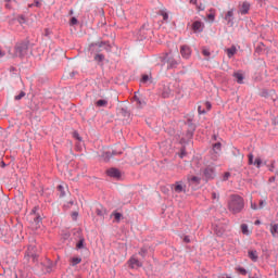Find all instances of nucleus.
Wrapping results in <instances>:
<instances>
[{"instance_id": "23", "label": "nucleus", "mask_w": 278, "mask_h": 278, "mask_svg": "<svg viewBox=\"0 0 278 278\" xmlns=\"http://www.w3.org/2000/svg\"><path fill=\"white\" fill-rule=\"evenodd\" d=\"M56 190L60 192L59 197L62 199L63 197H66V191H64V186L59 185L56 187Z\"/></svg>"}, {"instance_id": "57", "label": "nucleus", "mask_w": 278, "mask_h": 278, "mask_svg": "<svg viewBox=\"0 0 278 278\" xmlns=\"http://www.w3.org/2000/svg\"><path fill=\"white\" fill-rule=\"evenodd\" d=\"M34 5H35L36 8H40V5H42V3H40V1H38V0H35Z\"/></svg>"}, {"instance_id": "43", "label": "nucleus", "mask_w": 278, "mask_h": 278, "mask_svg": "<svg viewBox=\"0 0 278 278\" xmlns=\"http://www.w3.org/2000/svg\"><path fill=\"white\" fill-rule=\"evenodd\" d=\"M264 207H266V201L265 200H260L258 210H262Z\"/></svg>"}, {"instance_id": "9", "label": "nucleus", "mask_w": 278, "mask_h": 278, "mask_svg": "<svg viewBox=\"0 0 278 278\" xmlns=\"http://www.w3.org/2000/svg\"><path fill=\"white\" fill-rule=\"evenodd\" d=\"M192 29L194 31V34H201V31H203V23L201 21H195L192 23Z\"/></svg>"}, {"instance_id": "29", "label": "nucleus", "mask_w": 278, "mask_h": 278, "mask_svg": "<svg viewBox=\"0 0 278 278\" xmlns=\"http://www.w3.org/2000/svg\"><path fill=\"white\" fill-rule=\"evenodd\" d=\"M222 147H223V143L216 142V143L213 144V151H214L215 153H218V151H220V148H222Z\"/></svg>"}, {"instance_id": "59", "label": "nucleus", "mask_w": 278, "mask_h": 278, "mask_svg": "<svg viewBox=\"0 0 278 278\" xmlns=\"http://www.w3.org/2000/svg\"><path fill=\"white\" fill-rule=\"evenodd\" d=\"M273 125H275V126L278 125V117L273 118Z\"/></svg>"}, {"instance_id": "28", "label": "nucleus", "mask_w": 278, "mask_h": 278, "mask_svg": "<svg viewBox=\"0 0 278 278\" xmlns=\"http://www.w3.org/2000/svg\"><path fill=\"white\" fill-rule=\"evenodd\" d=\"M96 214H97V216H105L106 211H105V208L100 207V208L96 210Z\"/></svg>"}, {"instance_id": "54", "label": "nucleus", "mask_w": 278, "mask_h": 278, "mask_svg": "<svg viewBox=\"0 0 278 278\" xmlns=\"http://www.w3.org/2000/svg\"><path fill=\"white\" fill-rule=\"evenodd\" d=\"M137 103L142 106V105H147V102L140 100V99H137Z\"/></svg>"}, {"instance_id": "49", "label": "nucleus", "mask_w": 278, "mask_h": 278, "mask_svg": "<svg viewBox=\"0 0 278 278\" xmlns=\"http://www.w3.org/2000/svg\"><path fill=\"white\" fill-rule=\"evenodd\" d=\"M207 18H208V21L214 22V18H216V15H215L214 13H210V14L207 15Z\"/></svg>"}, {"instance_id": "22", "label": "nucleus", "mask_w": 278, "mask_h": 278, "mask_svg": "<svg viewBox=\"0 0 278 278\" xmlns=\"http://www.w3.org/2000/svg\"><path fill=\"white\" fill-rule=\"evenodd\" d=\"M236 51H237L236 46H232L231 48H228L227 49L228 58H233V55H236Z\"/></svg>"}, {"instance_id": "4", "label": "nucleus", "mask_w": 278, "mask_h": 278, "mask_svg": "<svg viewBox=\"0 0 278 278\" xmlns=\"http://www.w3.org/2000/svg\"><path fill=\"white\" fill-rule=\"evenodd\" d=\"M94 47H98V49H96L97 53H101V51H112V46L110 45V42L108 41H101V42H93L89 45V51H94Z\"/></svg>"}, {"instance_id": "64", "label": "nucleus", "mask_w": 278, "mask_h": 278, "mask_svg": "<svg viewBox=\"0 0 278 278\" xmlns=\"http://www.w3.org/2000/svg\"><path fill=\"white\" fill-rule=\"evenodd\" d=\"M212 199H218V197L216 195V192L212 193Z\"/></svg>"}, {"instance_id": "8", "label": "nucleus", "mask_w": 278, "mask_h": 278, "mask_svg": "<svg viewBox=\"0 0 278 278\" xmlns=\"http://www.w3.org/2000/svg\"><path fill=\"white\" fill-rule=\"evenodd\" d=\"M114 155H123V151H116V150H113L112 152L106 151L102 154V157L104 162H110L111 157H114Z\"/></svg>"}, {"instance_id": "5", "label": "nucleus", "mask_w": 278, "mask_h": 278, "mask_svg": "<svg viewBox=\"0 0 278 278\" xmlns=\"http://www.w3.org/2000/svg\"><path fill=\"white\" fill-rule=\"evenodd\" d=\"M161 62L163 64H167V68H177V61L175 58L170 56V54L166 53L163 58H161Z\"/></svg>"}, {"instance_id": "30", "label": "nucleus", "mask_w": 278, "mask_h": 278, "mask_svg": "<svg viewBox=\"0 0 278 278\" xmlns=\"http://www.w3.org/2000/svg\"><path fill=\"white\" fill-rule=\"evenodd\" d=\"M189 181L190 184H195L197 186H199V184H201V178H199L198 176H193Z\"/></svg>"}, {"instance_id": "11", "label": "nucleus", "mask_w": 278, "mask_h": 278, "mask_svg": "<svg viewBox=\"0 0 278 278\" xmlns=\"http://www.w3.org/2000/svg\"><path fill=\"white\" fill-rule=\"evenodd\" d=\"M128 264L131 268H140L142 267V263L138 261V258L131 256L128 261Z\"/></svg>"}, {"instance_id": "1", "label": "nucleus", "mask_w": 278, "mask_h": 278, "mask_svg": "<svg viewBox=\"0 0 278 278\" xmlns=\"http://www.w3.org/2000/svg\"><path fill=\"white\" fill-rule=\"evenodd\" d=\"M8 53L11 58H20L23 60V58L29 53V40L17 42L14 47V52L12 53V48H9Z\"/></svg>"}, {"instance_id": "46", "label": "nucleus", "mask_w": 278, "mask_h": 278, "mask_svg": "<svg viewBox=\"0 0 278 278\" xmlns=\"http://www.w3.org/2000/svg\"><path fill=\"white\" fill-rule=\"evenodd\" d=\"M202 54H203L205 58H210V55H212V53H211L207 49H203V50H202Z\"/></svg>"}, {"instance_id": "16", "label": "nucleus", "mask_w": 278, "mask_h": 278, "mask_svg": "<svg viewBox=\"0 0 278 278\" xmlns=\"http://www.w3.org/2000/svg\"><path fill=\"white\" fill-rule=\"evenodd\" d=\"M248 256L250 257V260H252V262H257V260H258L256 250L249 251Z\"/></svg>"}, {"instance_id": "50", "label": "nucleus", "mask_w": 278, "mask_h": 278, "mask_svg": "<svg viewBox=\"0 0 278 278\" xmlns=\"http://www.w3.org/2000/svg\"><path fill=\"white\" fill-rule=\"evenodd\" d=\"M79 216V213L78 212H73L72 213V218L73 220H77V217Z\"/></svg>"}, {"instance_id": "63", "label": "nucleus", "mask_w": 278, "mask_h": 278, "mask_svg": "<svg viewBox=\"0 0 278 278\" xmlns=\"http://www.w3.org/2000/svg\"><path fill=\"white\" fill-rule=\"evenodd\" d=\"M4 56H5V52L0 49V58H4Z\"/></svg>"}, {"instance_id": "41", "label": "nucleus", "mask_w": 278, "mask_h": 278, "mask_svg": "<svg viewBox=\"0 0 278 278\" xmlns=\"http://www.w3.org/2000/svg\"><path fill=\"white\" fill-rule=\"evenodd\" d=\"M147 81H149V75L143 74L141 77V84H147Z\"/></svg>"}, {"instance_id": "36", "label": "nucleus", "mask_w": 278, "mask_h": 278, "mask_svg": "<svg viewBox=\"0 0 278 278\" xmlns=\"http://www.w3.org/2000/svg\"><path fill=\"white\" fill-rule=\"evenodd\" d=\"M147 253H149V250L147 248H141L139 251V255H141V257H144Z\"/></svg>"}, {"instance_id": "55", "label": "nucleus", "mask_w": 278, "mask_h": 278, "mask_svg": "<svg viewBox=\"0 0 278 278\" xmlns=\"http://www.w3.org/2000/svg\"><path fill=\"white\" fill-rule=\"evenodd\" d=\"M218 278H231V276L227 275V274H222L218 276Z\"/></svg>"}, {"instance_id": "39", "label": "nucleus", "mask_w": 278, "mask_h": 278, "mask_svg": "<svg viewBox=\"0 0 278 278\" xmlns=\"http://www.w3.org/2000/svg\"><path fill=\"white\" fill-rule=\"evenodd\" d=\"M25 91H21L20 94L15 96V101H21V99H23V97H25Z\"/></svg>"}, {"instance_id": "7", "label": "nucleus", "mask_w": 278, "mask_h": 278, "mask_svg": "<svg viewBox=\"0 0 278 278\" xmlns=\"http://www.w3.org/2000/svg\"><path fill=\"white\" fill-rule=\"evenodd\" d=\"M106 175L109 177H113V179H121L122 174L121 170L116 167H111L106 170Z\"/></svg>"}, {"instance_id": "32", "label": "nucleus", "mask_w": 278, "mask_h": 278, "mask_svg": "<svg viewBox=\"0 0 278 278\" xmlns=\"http://www.w3.org/2000/svg\"><path fill=\"white\" fill-rule=\"evenodd\" d=\"M103 60H105V55L98 53L94 55V61L96 62H103Z\"/></svg>"}, {"instance_id": "31", "label": "nucleus", "mask_w": 278, "mask_h": 278, "mask_svg": "<svg viewBox=\"0 0 278 278\" xmlns=\"http://www.w3.org/2000/svg\"><path fill=\"white\" fill-rule=\"evenodd\" d=\"M241 231L244 236H249V226L247 224H242Z\"/></svg>"}, {"instance_id": "25", "label": "nucleus", "mask_w": 278, "mask_h": 278, "mask_svg": "<svg viewBox=\"0 0 278 278\" xmlns=\"http://www.w3.org/2000/svg\"><path fill=\"white\" fill-rule=\"evenodd\" d=\"M25 257H31L33 262L38 261V254H35L34 252H27Z\"/></svg>"}, {"instance_id": "2", "label": "nucleus", "mask_w": 278, "mask_h": 278, "mask_svg": "<svg viewBox=\"0 0 278 278\" xmlns=\"http://www.w3.org/2000/svg\"><path fill=\"white\" fill-rule=\"evenodd\" d=\"M228 208L231 214H240L244 210V199L238 194H232L228 202Z\"/></svg>"}, {"instance_id": "60", "label": "nucleus", "mask_w": 278, "mask_h": 278, "mask_svg": "<svg viewBox=\"0 0 278 278\" xmlns=\"http://www.w3.org/2000/svg\"><path fill=\"white\" fill-rule=\"evenodd\" d=\"M76 75H77V72H72V73H70L71 79H73V77H75Z\"/></svg>"}, {"instance_id": "14", "label": "nucleus", "mask_w": 278, "mask_h": 278, "mask_svg": "<svg viewBox=\"0 0 278 278\" xmlns=\"http://www.w3.org/2000/svg\"><path fill=\"white\" fill-rule=\"evenodd\" d=\"M249 10H251V3L249 2H243L240 9L241 14H249Z\"/></svg>"}, {"instance_id": "20", "label": "nucleus", "mask_w": 278, "mask_h": 278, "mask_svg": "<svg viewBox=\"0 0 278 278\" xmlns=\"http://www.w3.org/2000/svg\"><path fill=\"white\" fill-rule=\"evenodd\" d=\"M85 244H86V239L84 237H79V240L76 243L77 251L84 249Z\"/></svg>"}, {"instance_id": "27", "label": "nucleus", "mask_w": 278, "mask_h": 278, "mask_svg": "<svg viewBox=\"0 0 278 278\" xmlns=\"http://www.w3.org/2000/svg\"><path fill=\"white\" fill-rule=\"evenodd\" d=\"M112 216H114L116 223H121V219L123 218V215L118 212H114Z\"/></svg>"}, {"instance_id": "13", "label": "nucleus", "mask_w": 278, "mask_h": 278, "mask_svg": "<svg viewBox=\"0 0 278 278\" xmlns=\"http://www.w3.org/2000/svg\"><path fill=\"white\" fill-rule=\"evenodd\" d=\"M174 190H175V192H177L178 194L181 193V192H186V189L184 188V182H182V181H177V182L174 185Z\"/></svg>"}, {"instance_id": "51", "label": "nucleus", "mask_w": 278, "mask_h": 278, "mask_svg": "<svg viewBox=\"0 0 278 278\" xmlns=\"http://www.w3.org/2000/svg\"><path fill=\"white\" fill-rule=\"evenodd\" d=\"M197 9L199 10V12H203V10H205V7H203V3H200L199 5L197 4Z\"/></svg>"}, {"instance_id": "18", "label": "nucleus", "mask_w": 278, "mask_h": 278, "mask_svg": "<svg viewBox=\"0 0 278 278\" xmlns=\"http://www.w3.org/2000/svg\"><path fill=\"white\" fill-rule=\"evenodd\" d=\"M172 94L170 88L169 87H164L162 91V98L163 99H169Z\"/></svg>"}, {"instance_id": "3", "label": "nucleus", "mask_w": 278, "mask_h": 278, "mask_svg": "<svg viewBox=\"0 0 278 278\" xmlns=\"http://www.w3.org/2000/svg\"><path fill=\"white\" fill-rule=\"evenodd\" d=\"M187 131L185 136L180 139V144H190L192 142V138H194V131H197V125L192 123V119L187 121Z\"/></svg>"}, {"instance_id": "6", "label": "nucleus", "mask_w": 278, "mask_h": 278, "mask_svg": "<svg viewBox=\"0 0 278 278\" xmlns=\"http://www.w3.org/2000/svg\"><path fill=\"white\" fill-rule=\"evenodd\" d=\"M203 175L206 179V181H210V179H214L216 177V169L214 167H206L203 170Z\"/></svg>"}, {"instance_id": "58", "label": "nucleus", "mask_w": 278, "mask_h": 278, "mask_svg": "<svg viewBox=\"0 0 278 278\" xmlns=\"http://www.w3.org/2000/svg\"><path fill=\"white\" fill-rule=\"evenodd\" d=\"M184 242H186L187 244L190 243V237L186 236V237L184 238Z\"/></svg>"}, {"instance_id": "45", "label": "nucleus", "mask_w": 278, "mask_h": 278, "mask_svg": "<svg viewBox=\"0 0 278 278\" xmlns=\"http://www.w3.org/2000/svg\"><path fill=\"white\" fill-rule=\"evenodd\" d=\"M73 137L78 140V142H81V137L79 136V132L74 131Z\"/></svg>"}, {"instance_id": "24", "label": "nucleus", "mask_w": 278, "mask_h": 278, "mask_svg": "<svg viewBox=\"0 0 278 278\" xmlns=\"http://www.w3.org/2000/svg\"><path fill=\"white\" fill-rule=\"evenodd\" d=\"M119 114L121 116H124V118H129V111L125 108L119 109Z\"/></svg>"}, {"instance_id": "12", "label": "nucleus", "mask_w": 278, "mask_h": 278, "mask_svg": "<svg viewBox=\"0 0 278 278\" xmlns=\"http://www.w3.org/2000/svg\"><path fill=\"white\" fill-rule=\"evenodd\" d=\"M180 53H181V55H182V58H185L186 60H188V58H190V55H191V51H190V47H188V46H182L181 48H180Z\"/></svg>"}, {"instance_id": "34", "label": "nucleus", "mask_w": 278, "mask_h": 278, "mask_svg": "<svg viewBox=\"0 0 278 278\" xmlns=\"http://www.w3.org/2000/svg\"><path fill=\"white\" fill-rule=\"evenodd\" d=\"M77 264H81V257L72 258V266H77Z\"/></svg>"}, {"instance_id": "61", "label": "nucleus", "mask_w": 278, "mask_h": 278, "mask_svg": "<svg viewBox=\"0 0 278 278\" xmlns=\"http://www.w3.org/2000/svg\"><path fill=\"white\" fill-rule=\"evenodd\" d=\"M0 166H1V168H5V166H7L5 162H4V161H1V162H0Z\"/></svg>"}, {"instance_id": "48", "label": "nucleus", "mask_w": 278, "mask_h": 278, "mask_svg": "<svg viewBox=\"0 0 278 278\" xmlns=\"http://www.w3.org/2000/svg\"><path fill=\"white\" fill-rule=\"evenodd\" d=\"M261 97H264L265 99H267V97H268V90L263 89L262 92H261Z\"/></svg>"}, {"instance_id": "47", "label": "nucleus", "mask_w": 278, "mask_h": 278, "mask_svg": "<svg viewBox=\"0 0 278 278\" xmlns=\"http://www.w3.org/2000/svg\"><path fill=\"white\" fill-rule=\"evenodd\" d=\"M17 21H18V23H20L21 25H23V23H25V15H20V16L17 17Z\"/></svg>"}, {"instance_id": "38", "label": "nucleus", "mask_w": 278, "mask_h": 278, "mask_svg": "<svg viewBox=\"0 0 278 278\" xmlns=\"http://www.w3.org/2000/svg\"><path fill=\"white\" fill-rule=\"evenodd\" d=\"M236 270L239 275H247V269H244V267H236Z\"/></svg>"}, {"instance_id": "15", "label": "nucleus", "mask_w": 278, "mask_h": 278, "mask_svg": "<svg viewBox=\"0 0 278 278\" xmlns=\"http://www.w3.org/2000/svg\"><path fill=\"white\" fill-rule=\"evenodd\" d=\"M225 21H227L228 25H233V10L226 13Z\"/></svg>"}, {"instance_id": "37", "label": "nucleus", "mask_w": 278, "mask_h": 278, "mask_svg": "<svg viewBox=\"0 0 278 278\" xmlns=\"http://www.w3.org/2000/svg\"><path fill=\"white\" fill-rule=\"evenodd\" d=\"M248 157H249L248 160L249 166H253L255 164V162L253 161V153H250Z\"/></svg>"}, {"instance_id": "42", "label": "nucleus", "mask_w": 278, "mask_h": 278, "mask_svg": "<svg viewBox=\"0 0 278 278\" xmlns=\"http://www.w3.org/2000/svg\"><path fill=\"white\" fill-rule=\"evenodd\" d=\"M262 51H264V45L261 42V43L256 47V53H262Z\"/></svg>"}, {"instance_id": "56", "label": "nucleus", "mask_w": 278, "mask_h": 278, "mask_svg": "<svg viewBox=\"0 0 278 278\" xmlns=\"http://www.w3.org/2000/svg\"><path fill=\"white\" fill-rule=\"evenodd\" d=\"M198 112H199V114H206V111L202 110L201 106L198 108Z\"/></svg>"}, {"instance_id": "21", "label": "nucleus", "mask_w": 278, "mask_h": 278, "mask_svg": "<svg viewBox=\"0 0 278 278\" xmlns=\"http://www.w3.org/2000/svg\"><path fill=\"white\" fill-rule=\"evenodd\" d=\"M214 231L219 238L225 233V229L218 225L215 226Z\"/></svg>"}, {"instance_id": "35", "label": "nucleus", "mask_w": 278, "mask_h": 278, "mask_svg": "<svg viewBox=\"0 0 278 278\" xmlns=\"http://www.w3.org/2000/svg\"><path fill=\"white\" fill-rule=\"evenodd\" d=\"M253 166H256V168H262V159L256 157Z\"/></svg>"}, {"instance_id": "26", "label": "nucleus", "mask_w": 278, "mask_h": 278, "mask_svg": "<svg viewBox=\"0 0 278 278\" xmlns=\"http://www.w3.org/2000/svg\"><path fill=\"white\" fill-rule=\"evenodd\" d=\"M96 105H97L98 108H105V105H108V100H103V99L98 100V101L96 102Z\"/></svg>"}, {"instance_id": "40", "label": "nucleus", "mask_w": 278, "mask_h": 278, "mask_svg": "<svg viewBox=\"0 0 278 278\" xmlns=\"http://www.w3.org/2000/svg\"><path fill=\"white\" fill-rule=\"evenodd\" d=\"M79 23V21L77 20V17H72L70 20V25L73 26V25H77Z\"/></svg>"}, {"instance_id": "10", "label": "nucleus", "mask_w": 278, "mask_h": 278, "mask_svg": "<svg viewBox=\"0 0 278 278\" xmlns=\"http://www.w3.org/2000/svg\"><path fill=\"white\" fill-rule=\"evenodd\" d=\"M41 225H42V217H40V215L35 216L31 222L33 229H40Z\"/></svg>"}, {"instance_id": "19", "label": "nucleus", "mask_w": 278, "mask_h": 278, "mask_svg": "<svg viewBox=\"0 0 278 278\" xmlns=\"http://www.w3.org/2000/svg\"><path fill=\"white\" fill-rule=\"evenodd\" d=\"M233 77L237 81V84H244V75L240 73H233Z\"/></svg>"}, {"instance_id": "52", "label": "nucleus", "mask_w": 278, "mask_h": 278, "mask_svg": "<svg viewBox=\"0 0 278 278\" xmlns=\"http://www.w3.org/2000/svg\"><path fill=\"white\" fill-rule=\"evenodd\" d=\"M205 108L207 111L212 110V103L210 101L205 102Z\"/></svg>"}, {"instance_id": "17", "label": "nucleus", "mask_w": 278, "mask_h": 278, "mask_svg": "<svg viewBox=\"0 0 278 278\" xmlns=\"http://www.w3.org/2000/svg\"><path fill=\"white\" fill-rule=\"evenodd\" d=\"M270 233L273 238H278V224L270 225Z\"/></svg>"}, {"instance_id": "44", "label": "nucleus", "mask_w": 278, "mask_h": 278, "mask_svg": "<svg viewBox=\"0 0 278 278\" xmlns=\"http://www.w3.org/2000/svg\"><path fill=\"white\" fill-rule=\"evenodd\" d=\"M231 177V173L226 172L223 177V181H227Z\"/></svg>"}, {"instance_id": "33", "label": "nucleus", "mask_w": 278, "mask_h": 278, "mask_svg": "<svg viewBox=\"0 0 278 278\" xmlns=\"http://www.w3.org/2000/svg\"><path fill=\"white\" fill-rule=\"evenodd\" d=\"M159 14L163 16V21H165L166 23L168 22V14L166 13V11L161 10L159 11Z\"/></svg>"}, {"instance_id": "62", "label": "nucleus", "mask_w": 278, "mask_h": 278, "mask_svg": "<svg viewBox=\"0 0 278 278\" xmlns=\"http://www.w3.org/2000/svg\"><path fill=\"white\" fill-rule=\"evenodd\" d=\"M251 207H252V210H257V204L251 203Z\"/></svg>"}, {"instance_id": "53", "label": "nucleus", "mask_w": 278, "mask_h": 278, "mask_svg": "<svg viewBox=\"0 0 278 278\" xmlns=\"http://www.w3.org/2000/svg\"><path fill=\"white\" fill-rule=\"evenodd\" d=\"M186 155V147L181 148L180 157H184Z\"/></svg>"}]
</instances>
